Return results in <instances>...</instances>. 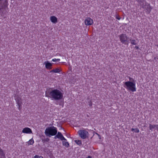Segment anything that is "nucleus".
Wrapping results in <instances>:
<instances>
[{"mask_svg": "<svg viewBox=\"0 0 158 158\" xmlns=\"http://www.w3.org/2000/svg\"><path fill=\"white\" fill-rule=\"evenodd\" d=\"M135 48H136V49H138L139 48V47L137 46H135Z\"/></svg>", "mask_w": 158, "mask_h": 158, "instance_id": "obj_31", "label": "nucleus"}, {"mask_svg": "<svg viewBox=\"0 0 158 158\" xmlns=\"http://www.w3.org/2000/svg\"><path fill=\"white\" fill-rule=\"evenodd\" d=\"M0 158H6L5 156H0Z\"/></svg>", "mask_w": 158, "mask_h": 158, "instance_id": "obj_27", "label": "nucleus"}, {"mask_svg": "<svg viewBox=\"0 0 158 158\" xmlns=\"http://www.w3.org/2000/svg\"><path fill=\"white\" fill-rule=\"evenodd\" d=\"M50 20L52 23H56L57 22V19L55 16H52L50 17Z\"/></svg>", "mask_w": 158, "mask_h": 158, "instance_id": "obj_14", "label": "nucleus"}, {"mask_svg": "<svg viewBox=\"0 0 158 158\" xmlns=\"http://www.w3.org/2000/svg\"><path fill=\"white\" fill-rule=\"evenodd\" d=\"M52 60L53 61H54V62H55V61H56V59H52Z\"/></svg>", "mask_w": 158, "mask_h": 158, "instance_id": "obj_28", "label": "nucleus"}, {"mask_svg": "<svg viewBox=\"0 0 158 158\" xmlns=\"http://www.w3.org/2000/svg\"><path fill=\"white\" fill-rule=\"evenodd\" d=\"M57 135H58V138L59 139L61 140H66V139L63 136L61 132H58Z\"/></svg>", "mask_w": 158, "mask_h": 158, "instance_id": "obj_13", "label": "nucleus"}, {"mask_svg": "<svg viewBox=\"0 0 158 158\" xmlns=\"http://www.w3.org/2000/svg\"><path fill=\"white\" fill-rule=\"evenodd\" d=\"M78 133L79 136L82 139H85L88 137L89 133L85 130H80Z\"/></svg>", "mask_w": 158, "mask_h": 158, "instance_id": "obj_5", "label": "nucleus"}, {"mask_svg": "<svg viewBox=\"0 0 158 158\" xmlns=\"http://www.w3.org/2000/svg\"><path fill=\"white\" fill-rule=\"evenodd\" d=\"M97 134L98 135V137H99V139H101V136H100V135H99V134H97Z\"/></svg>", "mask_w": 158, "mask_h": 158, "instance_id": "obj_30", "label": "nucleus"}, {"mask_svg": "<svg viewBox=\"0 0 158 158\" xmlns=\"http://www.w3.org/2000/svg\"><path fill=\"white\" fill-rule=\"evenodd\" d=\"M138 3V5L141 7L144 8V4L147 2L146 0H135Z\"/></svg>", "mask_w": 158, "mask_h": 158, "instance_id": "obj_8", "label": "nucleus"}, {"mask_svg": "<svg viewBox=\"0 0 158 158\" xmlns=\"http://www.w3.org/2000/svg\"><path fill=\"white\" fill-rule=\"evenodd\" d=\"M115 17H116V19H118V20H120L121 19V18L119 17V16L118 15H116Z\"/></svg>", "mask_w": 158, "mask_h": 158, "instance_id": "obj_25", "label": "nucleus"}, {"mask_svg": "<svg viewBox=\"0 0 158 158\" xmlns=\"http://www.w3.org/2000/svg\"><path fill=\"white\" fill-rule=\"evenodd\" d=\"M58 135H56V136L54 137V139H56V138H58Z\"/></svg>", "mask_w": 158, "mask_h": 158, "instance_id": "obj_29", "label": "nucleus"}, {"mask_svg": "<svg viewBox=\"0 0 158 158\" xmlns=\"http://www.w3.org/2000/svg\"><path fill=\"white\" fill-rule=\"evenodd\" d=\"M63 145L65 147L68 148L69 147V143L68 142L63 141L62 142Z\"/></svg>", "mask_w": 158, "mask_h": 158, "instance_id": "obj_17", "label": "nucleus"}, {"mask_svg": "<svg viewBox=\"0 0 158 158\" xmlns=\"http://www.w3.org/2000/svg\"><path fill=\"white\" fill-rule=\"evenodd\" d=\"M144 127H146V126H145H145H144Z\"/></svg>", "mask_w": 158, "mask_h": 158, "instance_id": "obj_36", "label": "nucleus"}, {"mask_svg": "<svg viewBox=\"0 0 158 158\" xmlns=\"http://www.w3.org/2000/svg\"><path fill=\"white\" fill-rule=\"evenodd\" d=\"M17 104L19 106V109L20 110V109L21 108L22 102L21 98L19 96H17L15 98Z\"/></svg>", "mask_w": 158, "mask_h": 158, "instance_id": "obj_7", "label": "nucleus"}, {"mask_svg": "<svg viewBox=\"0 0 158 158\" xmlns=\"http://www.w3.org/2000/svg\"><path fill=\"white\" fill-rule=\"evenodd\" d=\"M85 23L87 25H90L93 23V20L90 18H88L85 20Z\"/></svg>", "mask_w": 158, "mask_h": 158, "instance_id": "obj_9", "label": "nucleus"}, {"mask_svg": "<svg viewBox=\"0 0 158 158\" xmlns=\"http://www.w3.org/2000/svg\"><path fill=\"white\" fill-rule=\"evenodd\" d=\"M4 9L2 7H0V13H1V15L3 16L4 14H5V11Z\"/></svg>", "mask_w": 158, "mask_h": 158, "instance_id": "obj_16", "label": "nucleus"}, {"mask_svg": "<svg viewBox=\"0 0 158 158\" xmlns=\"http://www.w3.org/2000/svg\"><path fill=\"white\" fill-rule=\"evenodd\" d=\"M44 151L45 152H48L49 151V150L48 148H44Z\"/></svg>", "mask_w": 158, "mask_h": 158, "instance_id": "obj_26", "label": "nucleus"}, {"mask_svg": "<svg viewBox=\"0 0 158 158\" xmlns=\"http://www.w3.org/2000/svg\"><path fill=\"white\" fill-rule=\"evenodd\" d=\"M146 10V12L148 14L150 13L152 8L151 7L150 4L146 2L144 5V8H142Z\"/></svg>", "mask_w": 158, "mask_h": 158, "instance_id": "obj_6", "label": "nucleus"}, {"mask_svg": "<svg viewBox=\"0 0 158 158\" xmlns=\"http://www.w3.org/2000/svg\"><path fill=\"white\" fill-rule=\"evenodd\" d=\"M131 131H134L136 133H138L139 132V130L137 128H132L131 129Z\"/></svg>", "mask_w": 158, "mask_h": 158, "instance_id": "obj_18", "label": "nucleus"}, {"mask_svg": "<svg viewBox=\"0 0 158 158\" xmlns=\"http://www.w3.org/2000/svg\"><path fill=\"white\" fill-rule=\"evenodd\" d=\"M156 46L157 47H158V44L156 45Z\"/></svg>", "mask_w": 158, "mask_h": 158, "instance_id": "obj_35", "label": "nucleus"}, {"mask_svg": "<svg viewBox=\"0 0 158 158\" xmlns=\"http://www.w3.org/2000/svg\"><path fill=\"white\" fill-rule=\"evenodd\" d=\"M130 41H131V44L134 45H136L137 44L136 41L135 40L131 39L130 40Z\"/></svg>", "mask_w": 158, "mask_h": 158, "instance_id": "obj_19", "label": "nucleus"}, {"mask_svg": "<svg viewBox=\"0 0 158 158\" xmlns=\"http://www.w3.org/2000/svg\"><path fill=\"white\" fill-rule=\"evenodd\" d=\"M63 94L59 90L57 89H49L45 92V96L50 98L52 100H60L63 98Z\"/></svg>", "mask_w": 158, "mask_h": 158, "instance_id": "obj_1", "label": "nucleus"}, {"mask_svg": "<svg viewBox=\"0 0 158 158\" xmlns=\"http://www.w3.org/2000/svg\"><path fill=\"white\" fill-rule=\"evenodd\" d=\"M34 143V141L32 139H31L28 142V144L29 145H32Z\"/></svg>", "mask_w": 158, "mask_h": 158, "instance_id": "obj_22", "label": "nucleus"}, {"mask_svg": "<svg viewBox=\"0 0 158 158\" xmlns=\"http://www.w3.org/2000/svg\"><path fill=\"white\" fill-rule=\"evenodd\" d=\"M60 72V70L57 68L56 69H53L50 71V73H59Z\"/></svg>", "mask_w": 158, "mask_h": 158, "instance_id": "obj_15", "label": "nucleus"}, {"mask_svg": "<svg viewBox=\"0 0 158 158\" xmlns=\"http://www.w3.org/2000/svg\"><path fill=\"white\" fill-rule=\"evenodd\" d=\"M34 158H43L42 156H40L38 155H35L34 157Z\"/></svg>", "mask_w": 158, "mask_h": 158, "instance_id": "obj_23", "label": "nucleus"}, {"mask_svg": "<svg viewBox=\"0 0 158 158\" xmlns=\"http://www.w3.org/2000/svg\"><path fill=\"white\" fill-rule=\"evenodd\" d=\"M44 64L45 65V67L48 69H51L52 68L51 67L52 66V64L47 61L44 62Z\"/></svg>", "mask_w": 158, "mask_h": 158, "instance_id": "obj_11", "label": "nucleus"}, {"mask_svg": "<svg viewBox=\"0 0 158 158\" xmlns=\"http://www.w3.org/2000/svg\"><path fill=\"white\" fill-rule=\"evenodd\" d=\"M89 105L90 106L92 105V103L91 102L89 104Z\"/></svg>", "mask_w": 158, "mask_h": 158, "instance_id": "obj_33", "label": "nucleus"}, {"mask_svg": "<svg viewBox=\"0 0 158 158\" xmlns=\"http://www.w3.org/2000/svg\"><path fill=\"white\" fill-rule=\"evenodd\" d=\"M124 86L128 90L133 92L136 90L135 83L131 81H128L125 82Z\"/></svg>", "mask_w": 158, "mask_h": 158, "instance_id": "obj_3", "label": "nucleus"}, {"mask_svg": "<svg viewBox=\"0 0 158 158\" xmlns=\"http://www.w3.org/2000/svg\"><path fill=\"white\" fill-rule=\"evenodd\" d=\"M86 158H91V156H89L87 157H86Z\"/></svg>", "mask_w": 158, "mask_h": 158, "instance_id": "obj_32", "label": "nucleus"}, {"mask_svg": "<svg viewBox=\"0 0 158 158\" xmlns=\"http://www.w3.org/2000/svg\"><path fill=\"white\" fill-rule=\"evenodd\" d=\"M56 61H60V59H56Z\"/></svg>", "mask_w": 158, "mask_h": 158, "instance_id": "obj_34", "label": "nucleus"}, {"mask_svg": "<svg viewBox=\"0 0 158 158\" xmlns=\"http://www.w3.org/2000/svg\"><path fill=\"white\" fill-rule=\"evenodd\" d=\"M120 40L122 43L125 45H128L129 43L128 37L125 34H122L119 35Z\"/></svg>", "mask_w": 158, "mask_h": 158, "instance_id": "obj_4", "label": "nucleus"}, {"mask_svg": "<svg viewBox=\"0 0 158 158\" xmlns=\"http://www.w3.org/2000/svg\"><path fill=\"white\" fill-rule=\"evenodd\" d=\"M74 142L78 145H81L82 144V143L81 140H74Z\"/></svg>", "mask_w": 158, "mask_h": 158, "instance_id": "obj_20", "label": "nucleus"}, {"mask_svg": "<svg viewBox=\"0 0 158 158\" xmlns=\"http://www.w3.org/2000/svg\"><path fill=\"white\" fill-rule=\"evenodd\" d=\"M149 129L151 131H152L153 129H157L158 131V125H152L151 124H149Z\"/></svg>", "mask_w": 158, "mask_h": 158, "instance_id": "obj_12", "label": "nucleus"}, {"mask_svg": "<svg viewBox=\"0 0 158 158\" xmlns=\"http://www.w3.org/2000/svg\"><path fill=\"white\" fill-rule=\"evenodd\" d=\"M44 133L47 136L51 137V136L56 135L57 133V128L54 126L48 127L45 129Z\"/></svg>", "mask_w": 158, "mask_h": 158, "instance_id": "obj_2", "label": "nucleus"}, {"mask_svg": "<svg viewBox=\"0 0 158 158\" xmlns=\"http://www.w3.org/2000/svg\"><path fill=\"white\" fill-rule=\"evenodd\" d=\"M0 156H5V153L1 148H0Z\"/></svg>", "mask_w": 158, "mask_h": 158, "instance_id": "obj_21", "label": "nucleus"}, {"mask_svg": "<svg viewBox=\"0 0 158 158\" xmlns=\"http://www.w3.org/2000/svg\"><path fill=\"white\" fill-rule=\"evenodd\" d=\"M49 140V139L48 138H46L44 140H43V141H44L46 142H48Z\"/></svg>", "mask_w": 158, "mask_h": 158, "instance_id": "obj_24", "label": "nucleus"}, {"mask_svg": "<svg viewBox=\"0 0 158 158\" xmlns=\"http://www.w3.org/2000/svg\"><path fill=\"white\" fill-rule=\"evenodd\" d=\"M22 132L25 133L30 134L32 133L31 129L28 127L24 128L22 130Z\"/></svg>", "mask_w": 158, "mask_h": 158, "instance_id": "obj_10", "label": "nucleus"}]
</instances>
